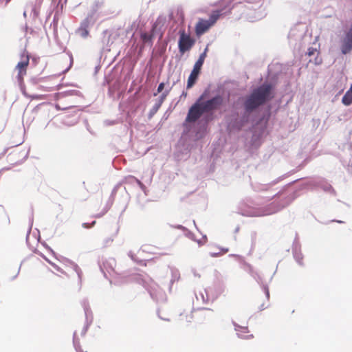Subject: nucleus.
<instances>
[{
	"label": "nucleus",
	"mask_w": 352,
	"mask_h": 352,
	"mask_svg": "<svg viewBox=\"0 0 352 352\" xmlns=\"http://www.w3.org/2000/svg\"><path fill=\"white\" fill-rule=\"evenodd\" d=\"M272 86L263 84L254 89L245 102V108L247 111H252L264 104L270 98Z\"/></svg>",
	"instance_id": "f257e3e1"
},
{
	"label": "nucleus",
	"mask_w": 352,
	"mask_h": 352,
	"mask_svg": "<svg viewBox=\"0 0 352 352\" xmlns=\"http://www.w3.org/2000/svg\"><path fill=\"white\" fill-rule=\"evenodd\" d=\"M221 15L220 10L213 11L208 20L199 19L195 25V34L200 36L206 32L212 26L214 25Z\"/></svg>",
	"instance_id": "f03ea898"
},
{
	"label": "nucleus",
	"mask_w": 352,
	"mask_h": 352,
	"mask_svg": "<svg viewBox=\"0 0 352 352\" xmlns=\"http://www.w3.org/2000/svg\"><path fill=\"white\" fill-rule=\"evenodd\" d=\"M208 50V47H206L203 53H201L194 65L193 69L188 77L187 82V89H190L192 87L194 84L196 82L198 76L200 73L201 67L204 63V60L207 56V52Z\"/></svg>",
	"instance_id": "7ed1b4c3"
},
{
	"label": "nucleus",
	"mask_w": 352,
	"mask_h": 352,
	"mask_svg": "<svg viewBox=\"0 0 352 352\" xmlns=\"http://www.w3.org/2000/svg\"><path fill=\"white\" fill-rule=\"evenodd\" d=\"M179 34L178 48L179 52L183 54L191 50L195 43V40L184 29L179 30Z\"/></svg>",
	"instance_id": "20e7f679"
},
{
	"label": "nucleus",
	"mask_w": 352,
	"mask_h": 352,
	"mask_svg": "<svg viewBox=\"0 0 352 352\" xmlns=\"http://www.w3.org/2000/svg\"><path fill=\"white\" fill-rule=\"evenodd\" d=\"M204 96H201L197 102L189 109L186 122H196L204 113H206L201 106V101L203 100Z\"/></svg>",
	"instance_id": "39448f33"
},
{
	"label": "nucleus",
	"mask_w": 352,
	"mask_h": 352,
	"mask_svg": "<svg viewBox=\"0 0 352 352\" xmlns=\"http://www.w3.org/2000/svg\"><path fill=\"white\" fill-rule=\"evenodd\" d=\"M29 55L27 54H23L21 55V60L16 65L15 69L17 71V80L19 82H22L23 77L27 74V69L29 65Z\"/></svg>",
	"instance_id": "423d86ee"
},
{
	"label": "nucleus",
	"mask_w": 352,
	"mask_h": 352,
	"mask_svg": "<svg viewBox=\"0 0 352 352\" xmlns=\"http://www.w3.org/2000/svg\"><path fill=\"white\" fill-rule=\"evenodd\" d=\"M223 99L221 96H216L206 101H201V106L206 113L217 109L223 104Z\"/></svg>",
	"instance_id": "0eeeda50"
},
{
	"label": "nucleus",
	"mask_w": 352,
	"mask_h": 352,
	"mask_svg": "<svg viewBox=\"0 0 352 352\" xmlns=\"http://www.w3.org/2000/svg\"><path fill=\"white\" fill-rule=\"evenodd\" d=\"M90 25V21L88 18H86L80 24L79 28L77 30V33L82 37V38H87L89 34V28Z\"/></svg>",
	"instance_id": "6e6552de"
},
{
	"label": "nucleus",
	"mask_w": 352,
	"mask_h": 352,
	"mask_svg": "<svg viewBox=\"0 0 352 352\" xmlns=\"http://www.w3.org/2000/svg\"><path fill=\"white\" fill-rule=\"evenodd\" d=\"M43 0H34L27 5V8L30 9L34 16H37L39 14L40 9Z\"/></svg>",
	"instance_id": "1a4fd4ad"
},
{
	"label": "nucleus",
	"mask_w": 352,
	"mask_h": 352,
	"mask_svg": "<svg viewBox=\"0 0 352 352\" xmlns=\"http://www.w3.org/2000/svg\"><path fill=\"white\" fill-rule=\"evenodd\" d=\"M309 56H314L315 54H317V56L315 58L314 63L315 65H320L322 63V58L318 56L319 53L317 52V50L314 48H309L307 54Z\"/></svg>",
	"instance_id": "9d476101"
},
{
	"label": "nucleus",
	"mask_w": 352,
	"mask_h": 352,
	"mask_svg": "<svg viewBox=\"0 0 352 352\" xmlns=\"http://www.w3.org/2000/svg\"><path fill=\"white\" fill-rule=\"evenodd\" d=\"M268 207H269V210L267 212H265V215H269V214L275 213V212H278V210H280L284 206H278L276 203L273 202L271 204H270Z\"/></svg>",
	"instance_id": "9b49d317"
},
{
	"label": "nucleus",
	"mask_w": 352,
	"mask_h": 352,
	"mask_svg": "<svg viewBox=\"0 0 352 352\" xmlns=\"http://www.w3.org/2000/svg\"><path fill=\"white\" fill-rule=\"evenodd\" d=\"M342 101L344 104L350 105L352 103V93L347 91L342 97Z\"/></svg>",
	"instance_id": "f8f14e48"
},
{
	"label": "nucleus",
	"mask_w": 352,
	"mask_h": 352,
	"mask_svg": "<svg viewBox=\"0 0 352 352\" xmlns=\"http://www.w3.org/2000/svg\"><path fill=\"white\" fill-rule=\"evenodd\" d=\"M140 37L144 43H151L153 37V34L143 32L141 34Z\"/></svg>",
	"instance_id": "ddd939ff"
},
{
	"label": "nucleus",
	"mask_w": 352,
	"mask_h": 352,
	"mask_svg": "<svg viewBox=\"0 0 352 352\" xmlns=\"http://www.w3.org/2000/svg\"><path fill=\"white\" fill-rule=\"evenodd\" d=\"M50 263L57 271L60 272L62 274H65V272L63 270H61L58 266H57L54 263Z\"/></svg>",
	"instance_id": "4468645a"
},
{
	"label": "nucleus",
	"mask_w": 352,
	"mask_h": 352,
	"mask_svg": "<svg viewBox=\"0 0 352 352\" xmlns=\"http://www.w3.org/2000/svg\"><path fill=\"white\" fill-rule=\"evenodd\" d=\"M164 82H161L158 87H157V92L158 93H160L161 91H162V90L164 89Z\"/></svg>",
	"instance_id": "2eb2a0df"
},
{
	"label": "nucleus",
	"mask_w": 352,
	"mask_h": 352,
	"mask_svg": "<svg viewBox=\"0 0 352 352\" xmlns=\"http://www.w3.org/2000/svg\"><path fill=\"white\" fill-rule=\"evenodd\" d=\"M265 293L267 299L270 298V292L267 287H264Z\"/></svg>",
	"instance_id": "dca6fc26"
},
{
	"label": "nucleus",
	"mask_w": 352,
	"mask_h": 352,
	"mask_svg": "<svg viewBox=\"0 0 352 352\" xmlns=\"http://www.w3.org/2000/svg\"><path fill=\"white\" fill-rule=\"evenodd\" d=\"M55 107H56V109H58V110H65V109H68V107H65V108H60V105H59V104H56L55 105Z\"/></svg>",
	"instance_id": "f3484780"
},
{
	"label": "nucleus",
	"mask_w": 352,
	"mask_h": 352,
	"mask_svg": "<svg viewBox=\"0 0 352 352\" xmlns=\"http://www.w3.org/2000/svg\"><path fill=\"white\" fill-rule=\"evenodd\" d=\"M160 104H159L158 105H157L156 107H155L153 108V111H152V113H155V112L158 110L159 107H160Z\"/></svg>",
	"instance_id": "a211bd4d"
},
{
	"label": "nucleus",
	"mask_w": 352,
	"mask_h": 352,
	"mask_svg": "<svg viewBox=\"0 0 352 352\" xmlns=\"http://www.w3.org/2000/svg\"><path fill=\"white\" fill-rule=\"evenodd\" d=\"M72 265L74 267V270L77 272L78 274L79 275V271H80L79 267H78V265H76L75 264H72Z\"/></svg>",
	"instance_id": "6ab92c4d"
},
{
	"label": "nucleus",
	"mask_w": 352,
	"mask_h": 352,
	"mask_svg": "<svg viewBox=\"0 0 352 352\" xmlns=\"http://www.w3.org/2000/svg\"><path fill=\"white\" fill-rule=\"evenodd\" d=\"M96 223V221H93L91 226H87V223H84V226L87 228H90L91 226H93Z\"/></svg>",
	"instance_id": "aec40b11"
},
{
	"label": "nucleus",
	"mask_w": 352,
	"mask_h": 352,
	"mask_svg": "<svg viewBox=\"0 0 352 352\" xmlns=\"http://www.w3.org/2000/svg\"><path fill=\"white\" fill-rule=\"evenodd\" d=\"M167 94H162L161 96V102L164 100V99L166 97Z\"/></svg>",
	"instance_id": "412c9836"
},
{
	"label": "nucleus",
	"mask_w": 352,
	"mask_h": 352,
	"mask_svg": "<svg viewBox=\"0 0 352 352\" xmlns=\"http://www.w3.org/2000/svg\"><path fill=\"white\" fill-rule=\"evenodd\" d=\"M350 93H352V83H351V85L350 87V89L348 90Z\"/></svg>",
	"instance_id": "4be33fe9"
},
{
	"label": "nucleus",
	"mask_w": 352,
	"mask_h": 352,
	"mask_svg": "<svg viewBox=\"0 0 352 352\" xmlns=\"http://www.w3.org/2000/svg\"><path fill=\"white\" fill-rule=\"evenodd\" d=\"M252 338V335L247 336L245 337V338Z\"/></svg>",
	"instance_id": "5701e85b"
},
{
	"label": "nucleus",
	"mask_w": 352,
	"mask_h": 352,
	"mask_svg": "<svg viewBox=\"0 0 352 352\" xmlns=\"http://www.w3.org/2000/svg\"><path fill=\"white\" fill-rule=\"evenodd\" d=\"M26 12H27V11H25V12H24V13H23L24 16H25V15H26Z\"/></svg>",
	"instance_id": "b1692460"
}]
</instances>
